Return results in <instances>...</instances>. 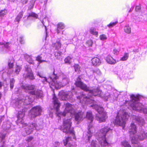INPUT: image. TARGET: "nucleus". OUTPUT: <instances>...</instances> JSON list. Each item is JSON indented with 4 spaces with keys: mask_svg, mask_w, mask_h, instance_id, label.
I'll list each match as a JSON object with an SVG mask.
<instances>
[{
    "mask_svg": "<svg viewBox=\"0 0 147 147\" xmlns=\"http://www.w3.org/2000/svg\"><path fill=\"white\" fill-rule=\"evenodd\" d=\"M89 93L88 96L83 94H81L80 96L77 97L78 101L80 103L84 104H88L91 103L93 104L91 106L93 109H95L98 113V114L96 115V119L99 122H103L105 121L107 118L106 113L104 111L103 107L98 106L95 103V101L92 98L94 97L97 96L103 98L105 100H107L109 97V94L107 93L105 94H103L101 91L98 88L89 91Z\"/></svg>",
    "mask_w": 147,
    "mask_h": 147,
    "instance_id": "nucleus-1",
    "label": "nucleus"
},
{
    "mask_svg": "<svg viewBox=\"0 0 147 147\" xmlns=\"http://www.w3.org/2000/svg\"><path fill=\"white\" fill-rule=\"evenodd\" d=\"M31 101L32 100L28 96H26V97H24L22 98H18L15 103L16 107L18 109L22 108V110L21 111L20 110L19 111L18 110H17L18 111L17 123L18 125L20 124H21L23 127H26L25 129L27 134H30L35 129L37 130H38L39 129L38 126L36 123H32L27 124L26 123H24L23 119L24 115V112L25 111V110L23 109V106L30 104Z\"/></svg>",
    "mask_w": 147,
    "mask_h": 147,
    "instance_id": "nucleus-2",
    "label": "nucleus"
},
{
    "mask_svg": "<svg viewBox=\"0 0 147 147\" xmlns=\"http://www.w3.org/2000/svg\"><path fill=\"white\" fill-rule=\"evenodd\" d=\"M142 96L139 95H132L131 96V100L130 106L133 109L144 114H147V109L144 108V106L138 101Z\"/></svg>",
    "mask_w": 147,
    "mask_h": 147,
    "instance_id": "nucleus-3",
    "label": "nucleus"
},
{
    "mask_svg": "<svg viewBox=\"0 0 147 147\" xmlns=\"http://www.w3.org/2000/svg\"><path fill=\"white\" fill-rule=\"evenodd\" d=\"M136 126L133 123H131L129 127V131L130 134V136L131 139L134 138V137L136 138V136H138L137 137L139 138V140H142L145 139L147 137V133H146L144 130H141L136 135Z\"/></svg>",
    "mask_w": 147,
    "mask_h": 147,
    "instance_id": "nucleus-4",
    "label": "nucleus"
},
{
    "mask_svg": "<svg viewBox=\"0 0 147 147\" xmlns=\"http://www.w3.org/2000/svg\"><path fill=\"white\" fill-rule=\"evenodd\" d=\"M111 130L107 127L102 128L100 129L98 134L97 139L100 144L102 147H104L108 144V143L105 138L107 133Z\"/></svg>",
    "mask_w": 147,
    "mask_h": 147,
    "instance_id": "nucleus-5",
    "label": "nucleus"
},
{
    "mask_svg": "<svg viewBox=\"0 0 147 147\" xmlns=\"http://www.w3.org/2000/svg\"><path fill=\"white\" fill-rule=\"evenodd\" d=\"M129 117V115L126 112H122L121 114L119 112L115 120V124L122 127L124 129L126 121Z\"/></svg>",
    "mask_w": 147,
    "mask_h": 147,
    "instance_id": "nucleus-6",
    "label": "nucleus"
},
{
    "mask_svg": "<svg viewBox=\"0 0 147 147\" xmlns=\"http://www.w3.org/2000/svg\"><path fill=\"white\" fill-rule=\"evenodd\" d=\"M71 119H64L63 121V132L66 134H69L72 136H74V131L72 128H71Z\"/></svg>",
    "mask_w": 147,
    "mask_h": 147,
    "instance_id": "nucleus-7",
    "label": "nucleus"
},
{
    "mask_svg": "<svg viewBox=\"0 0 147 147\" xmlns=\"http://www.w3.org/2000/svg\"><path fill=\"white\" fill-rule=\"evenodd\" d=\"M2 127L3 128L4 131L3 133H1V135L0 137L1 139V141L3 142V144L0 146V147H13V145L10 146L8 144H7L3 141L6 134V133H9L10 132L11 130L10 129V128L11 127V125L9 124L8 123L4 124L2 125Z\"/></svg>",
    "mask_w": 147,
    "mask_h": 147,
    "instance_id": "nucleus-8",
    "label": "nucleus"
},
{
    "mask_svg": "<svg viewBox=\"0 0 147 147\" xmlns=\"http://www.w3.org/2000/svg\"><path fill=\"white\" fill-rule=\"evenodd\" d=\"M42 112L41 107L40 106H36L31 109L29 115L31 118H34L40 115Z\"/></svg>",
    "mask_w": 147,
    "mask_h": 147,
    "instance_id": "nucleus-9",
    "label": "nucleus"
},
{
    "mask_svg": "<svg viewBox=\"0 0 147 147\" xmlns=\"http://www.w3.org/2000/svg\"><path fill=\"white\" fill-rule=\"evenodd\" d=\"M74 105L69 103H67L65 105L64 112H61L60 114L63 116H65L67 113L71 115H73L75 112L74 109Z\"/></svg>",
    "mask_w": 147,
    "mask_h": 147,
    "instance_id": "nucleus-10",
    "label": "nucleus"
},
{
    "mask_svg": "<svg viewBox=\"0 0 147 147\" xmlns=\"http://www.w3.org/2000/svg\"><path fill=\"white\" fill-rule=\"evenodd\" d=\"M60 95H62V100H66L67 99H70L72 98L73 94L70 91L63 92V91L59 93Z\"/></svg>",
    "mask_w": 147,
    "mask_h": 147,
    "instance_id": "nucleus-11",
    "label": "nucleus"
},
{
    "mask_svg": "<svg viewBox=\"0 0 147 147\" xmlns=\"http://www.w3.org/2000/svg\"><path fill=\"white\" fill-rule=\"evenodd\" d=\"M58 72L59 76H58V73L56 74L55 73V69L53 68V75L54 76V77L53 78L50 77V78L52 80L53 83H55V82H57V80L59 79V76H65L64 74L62 73L61 70L58 71Z\"/></svg>",
    "mask_w": 147,
    "mask_h": 147,
    "instance_id": "nucleus-12",
    "label": "nucleus"
},
{
    "mask_svg": "<svg viewBox=\"0 0 147 147\" xmlns=\"http://www.w3.org/2000/svg\"><path fill=\"white\" fill-rule=\"evenodd\" d=\"M74 116L75 120L78 122L82 121L85 117L84 113L82 112L75 113L73 114Z\"/></svg>",
    "mask_w": 147,
    "mask_h": 147,
    "instance_id": "nucleus-13",
    "label": "nucleus"
},
{
    "mask_svg": "<svg viewBox=\"0 0 147 147\" xmlns=\"http://www.w3.org/2000/svg\"><path fill=\"white\" fill-rule=\"evenodd\" d=\"M63 144L66 147H76L75 144L71 141V138L69 137H67L65 140H63Z\"/></svg>",
    "mask_w": 147,
    "mask_h": 147,
    "instance_id": "nucleus-14",
    "label": "nucleus"
},
{
    "mask_svg": "<svg viewBox=\"0 0 147 147\" xmlns=\"http://www.w3.org/2000/svg\"><path fill=\"white\" fill-rule=\"evenodd\" d=\"M88 131H87L86 136V138L87 139V141L86 142H88L89 141L90 138L92 135L93 131L92 129H93L92 127V125L91 124H90L88 126Z\"/></svg>",
    "mask_w": 147,
    "mask_h": 147,
    "instance_id": "nucleus-15",
    "label": "nucleus"
},
{
    "mask_svg": "<svg viewBox=\"0 0 147 147\" xmlns=\"http://www.w3.org/2000/svg\"><path fill=\"white\" fill-rule=\"evenodd\" d=\"M29 93L31 95H34L37 98H41L43 96L42 92L41 90H38L30 91L29 92Z\"/></svg>",
    "mask_w": 147,
    "mask_h": 147,
    "instance_id": "nucleus-16",
    "label": "nucleus"
},
{
    "mask_svg": "<svg viewBox=\"0 0 147 147\" xmlns=\"http://www.w3.org/2000/svg\"><path fill=\"white\" fill-rule=\"evenodd\" d=\"M54 100V107L56 111L57 112V114L59 115H63L60 114L61 112H59L58 111L59 108L60 106V104L58 102L57 100V98H55V97H54L53 98ZM60 117V116H59Z\"/></svg>",
    "mask_w": 147,
    "mask_h": 147,
    "instance_id": "nucleus-17",
    "label": "nucleus"
},
{
    "mask_svg": "<svg viewBox=\"0 0 147 147\" xmlns=\"http://www.w3.org/2000/svg\"><path fill=\"white\" fill-rule=\"evenodd\" d=\"M91 63L93 66H98L101 64V61L98 58L95 57L92 59Z\"/></svg>",
    "mask_w": 147,
    "mask_h": 147,
    "instance_id": "nucleus-18",
    "label": "nucleus"
},
{
    "mask_svg": "<svg viewBox=\"0 0 147 147\" xmlns=\"http://www.w3.org/2000/svg\"><path fill=\"white\" fill-rule=\"evenodd\" d=\"M61 40H58L55 42H52V46L55 49L58 50L61 48Z\"/></svg>",
    "mask_w": 147,
    "mask_h": 147,
    "instance_id": "nucleus-19",
    "label": "nucleus"
},
{
    "mask_svg": "<svg viewBox=\"0 0 147 147\" xmlns=\"http://www.w3.org/2000/svg\"><path fill=\"white\" fill-rule=\"evenodd\" d=\"M76 86L79 87L80 88L86 91L88 90V88L87 86L84 83H74Z\"/></svg>",
    "mask_w": 147,
    "mask_h": 147,
    "instance_id": "nucleus-20",
    "label": "nucleus"
},
{
    "mask_svg": "<svg viewBox=\"0 0 147 147\" xmlns=\"http://www.w3.org/2000/svg\"><path fill=\"white\" fill-rule=\"evenodd\" d=\"M22 89L25 90H31L34 89L35 88V86L32 85L25 84L21 86Z\"/></svg>",
    "mask_w": 147,
    "mask_h": 147,
    "instance_id": "nucleus-21",
    "label": "nucleus"
},
{
    "mask_svg": "<svg viewBox=\"0 0 147 147\" xmlns=\"http://www.w3.org/2000/svg\"><path fill=\"white\" fill-rule=\"evenodd\" d=\"M65 27L64 24L62 22L58 23L57 24V32L59 34L60 32V30L64 29Z\"/></svg>",
    "mask_w": 147,
    "mask_h": 147,
    "instance_id": "nucleus-22",
    "label": "nucleus"
},
{
    "mask_svg": "<svg viewBox=\"0 0 147 147\" xmlns=\"http://www.w3.org/2000/svg\"><path fill=\"white\" fill-rule=\"evenodd\" d=\"M106 61L109 63L114 64L116 63V61L110 55H108L106 58Z\"/></svg>",
    "mask_w": 147,
    "mask_h": 147,
    "instance_id": "nucleus-23",
    "label": "nucleus"
},
{
    "mask_svg": "<svg viewBox=\"0 0 147 147\" xmlns=\"http://www.w3.org/2000/svg\"><path fill=\"white\" fill-rule=\"evenodd\" d=\"M135 118L140 126H143L145 124L144 120L142 117L135 116Z\"/></svg>",
    "mask_w": 147,
    "mask_h": 147,
    "instance_id": "nucleus-24",
    "label": "nucleus"
},
{
    "mask_svg": "<svg viewBox=\"0 0 147 147\" xmlns=\"http://www.w3.org/2000/svg\"><path fill=\"white\" fill-rule=\"evenodd\" d=\"M24 77L26 79L28 78L32 80L34 79L33 73L32 71H27L26 74H24Z\"/></svg>",
    "mask_w": 147,
    "mask_h": 147,
    "instance_id": "nucleus-25",
    "label": "nucleus"
},
{
    "mask_svg": "<svg viewBox=\"0 0 147 147\" xmlns=\"http://www.w3.org/2000/svg\"><path fill=\"white\" fill-rule=\"evenodd\" d=\"M137 136H136V138L134 137V138H132L131 139L132 143L134 144V147H141L140 145L137 144L138 140L139 139V138L137 137Z\"/></svg>",
    "mask_w": 147,
    "mask_h": 147,
    "instance_id": "nucleus-26",
    "label": "nucleus"
},
{
    "mask_svg": "<svg viewBox=\"0 0 147 147\" xmlns=\"http://www.w3.org/2000/svg\"><path fill=\"white\" fill-rule=\"evenodd\" d=\"M15 60L13 57H12L11 59H9L8 65L9 69H12L13 68Z\"/></svg>",
    "mask_w": 147,
    "mask_h": 147,
    "instance_id": "nucleus-27",
    "label": "nucleus"
},
{
    "mask_svg": "<svg viewBox=\"0 0 147 147\" xmlns=\"http://www.w3.org/2000/svg\"><path fill=\"white\" fill-rule=\"evenodd\" d=\"M23 11L20 12L17 17L16 18L15 21L19 23L20 19L22 18L23 16Z\"/></svg>",
    "mask_w": 147,
    "mask_h": 147,
    "instance_id": "nucleus-28",
    "label": "nucleus"
},
{
    "mask_svg": "<svg viewBox=\"0 0 147 147\" xmlns=\"http://www.w3.org/2000/svg\"><path fill=\"white\" fill-rule=\"evenodd\" d=\"M86 117L91 122L93 120V117L91 112H87Z\"/></svg>",
    "mask_w": 147,
    "mask_h": 147,
    "instance_id": "nucleus-29",
    "label": "nucleus"
},
{
    "mask_svg": "<svg viewBox=\"0 0 147 147\" xmlns=\"http://www.w3.org/2000/svg\"><path fill=\"white\" fill-rule=\"evenodd\" d=\"M75 71L80 73V67L79 65L77 64H75L73 66Z\"/></svg>",
    "mask_w": 147,
    "mask_h": 147,
    "instance_id": "nucleus-30",
    "label": "nucleus"
},
{
    "mask_svg": "<svg viewBox=\"0 0 147 147\" xmlns=\"http://www.w3.org/2000/svg\"><path fill=\"white\" fill-rule=\"evenodd\" d=\"M51 85H52L56 89H60L63 86L61 85V83H51Z\"/></svg>",
    "mask_w": 147,
    "mask_h": 147,
    "instance_id": "nucleus-31",
    "label": "nucleus"
},
{
    "mask_svg": "<svg viewBox=\"0 0 147 147\" xmlns=\"http://www.w3.org/2000/svg\"><path fill=\"white\" fill-rule=\"evenodd\" d=\"M72 58L70 56H68L65 58L64 61L65 63L68 64H70L71 63V60Z\"/></svg>",
    "mask_w": 147,
    "mask_h": 147,
    "instance_id": "nucleus-32",
    "label": "nucleus"
},
{
    "mask_svg": "<svg viewBox=\"0 0 147 147\" xmlns=\"http://www.w3.org/2000/svg\"><path fill=\"white\" fill-rule=\"evenodd\" d=\"M7 13V10L5 9L1 10L0 11V17L1 18L3 17Z\"/></svg>",
    "mask_w": 147,
    "mask_h": 147,
    "instance_id": "nucleus-33",
    "label": "nucleus"
},
{
    "mask_svg": "<svg viewBox=\"0 0 147 147\" xmlns=\"http://www.w3.org/2000/svg\"><path fill=\"white\" fill-rule=\"evenodd\" d=\"M125 32L128 34H129L131 32V29L130 27L128 26H125L124 28Z\"/></svg>",
    "mask_w": 147,
    "mask_h": 147,
    "instance_id": "nucleus-34",
    "label": "nucleus"
},
{
    "mask_svg": "<svg viewBox=\"0 0 147 147\" xmlns=\"http://www.w3.org/2000/svg\"><path fill=\"white\" fill-rule=\"evenodd\" d=\"M121 144L124 147H131L128 142L126 140L121 142Z\"/></svg>",
    "mask_w": 147,
    "mask_h": 147,
    "instance_id": "nucleus-35",
    "label": "nucleus"
},
{
    "mask_svg": "<svg viewBox=\"0 0 147 147\" xmlns=\"http://www.w3.org/2000/svg\"><path fill=\"white\" fill-rule=\"evenodd\" d=\"M129 57V54L128 53H125L124 54V56L121 58V60L122 61H125Z\"/></svg>",
    "mask_w": 147,
    "mask_h": 147,
    "instance_id": "nucleus-36",
    "label": "nucleus"
},
{
    "mask_svg": "<svg viewBox=\"0 0 147 147\" xmlns=\"http://www.w3.org/2000/svg\"><path fill=\"white\" fill-rule=\"evenodd\" d=\"M42 57L40 56V55H38L36 57V60L37 61H38L40 63H41L42 62H46V61L45 60H41Z\"/></svg>",
    "mask_w": 147,
    "mask_h": 147,
    "instance_id": "nucleus-37",
    "label": "nucleus"
},
{
    "mask_svg": "<svg viewBox=\"0 0 147 147\" xmlns=\"http://www.w3.org/2000/svg\"><path fill=\"white\" fill-rule=\"evenodd\" d=\"M90 33L92 35L95 36L96 37L98 36V32L95 31L94 28L90 29Z\"/></svg>",
    "mask_w": 147,
    "mask_h": 147,
    "instance_id": "nucleus-38",
    "label": "nucleus"
},
{
    "mask_svg": "<svg viewBox=\"0 0 147 147\" xmlns=\"http://www.w3.org/2000/svg\"><path fill=\"white\" fill-rule=\"evenodd\" d=\"M63 54L62 52L58 51L56 52L55 54V57L57 59H59L61 55Z\"/></svg>",
    "mask_w": 147,
    "mask_h": 147,
    "instance_id": "nucleus-39",
    "label": "nucleus"
},
{
    "mask_svg": "<svg viewBox=\"0 0 147 147\" xmlns=\"http://www.w3.org/2000/svg\"><path fill=\"white\" fill-rule=\"evenodd\" d=\"M118 23V21H116L115 22H112L107 25V26L109 28H111L115 26Z\"/></svg>",
    "mask_w": 147,
    "mask_h": 147,
    "instance_id": "nucleus-40",
    "label": "nucleus"
},
{
    "mask_svg": "<svg viewBox=\"0 0 147 147\" xmlns=\"http://www.w3.org/2000/svg\"><path fill=\"white\" fill-rule=\"evenodd\" d=\"M28 17H32L37 19L38 18V16L37 14L34 12H32L29 14Z\"/></svg>",
    "mask_w": 147,
    "mask_h": 147,
    "instance_id": "nucleus-41",
    "label": "nucleus"
},
{
    "mask_svg": "<svg viewBox=\"0 0 147 147\" xmlns=\"http://www.w3.org/2000/svg\"><path fill=\"white\" fill-rule=\"evenodd\" d=\"M37 75L39 76L40 77L43 78V80L44 82H48L47 78L44 77L42 74L40 73L39 72H37Z\"/></svg>",
    "mask_w": 147,
    "mask_h": 147,
    "instance_id": "nucleus-42",
    "label": "nucleus"
},
{
    "mask_svg": "<svg viewBox=\"0 0 147 147\" xmlns=\"http://www.w3.org/2000/svg\"><path fill=\"white\" fill-rule=\"evenodd\" d=\"M21 68L20 66L18 65H17L16 66L15 72L17 74H18L20 71Z\"/></svg>",
    "mask_w": 147,
    "mask_h": 147,
    "instance_id": "nucleus-43",
    "label": "nucleus"
},
{
    "mask_svg": "<svg viewBox=\"0 0 147 147\" xmlns=\"http://www.w3.org/2000/svg\"><path fill=\"white\" fill-rule=\"evenodd\" d=\"M99 37L100 39L102 40H104L107 39L106 35L104 34L100 35Z\"/></svg>",
    "mask_w": 147,
    "mask_h": 147,
    "instance_id": "nucleus-44",
    "label": "nucleus"
},
{
    "mask_svg": "<svg viewBox=\"0 0 147 147\" xmlns=\"http://www.w3.org/2000/svg\"><path fill=\"white\" fill-rule=\"evenodd\" d=\"M86 44L88 47L92 46L93 44L92 41L90 39L88 40L87 41Z\"/></svg>",
    "mask_w": 147,
    "mask_h": 147,
    "instance_id": "nucleus-45",
    "label": "nucleus"
},
{
    "mask_svg": "<svg viewBox=\"0 0 147 147\" xmlns=\"http://www.w3.org/2000/svg\"><path fill=\"white\" fill-rule=\"evenodd\" d=\"M141 8L140 5L136 6L135 10L136 11H139L141 10Z\"/></svg>",
    "mask_w": 147,
    "mask_h": 147,
    "instance_id": "nucleus-46",
    "label": "nucleus"
},
{
    "mask_svg": "<svg viewBox=\"0 0 147 147\" xmlns=\"http://www.w3.org/2000/svg\"><path fill=\"white\" fill-rule=\"evenodd\" d=\"M19 42L21 44H24V40L23 37L22 36L19 38Z\"/></svg>",
    "mask_w": 147,
    "mask_h": 147,
    "instance_id": "nucleus-47",
    "label": "nucleus"
},
{
    "mask_svg": "<svg viewBox=\"0 0 147 147\" xmlns=\"http://www.w3.org/2000/svg\"><path fill=\"white\" fill-rule=\"evenodd\" d=\"M75 83H82L81 81L80 76H79L77 78Z\"/></svg>",
    "mask_w": 147,
    "mask_h": 147,
    "instance_id": "nucleus-48",
    "label": "nucleus"
},
{
    "mask_svg": "<svg viewBox=\"0 0 147 147\" xmlns=\"http://www.w3.org/2000/svg\"><path fill=\"white\" fill-rule=\"evenodd\" d=\"M119 50L115 49L113 50V53L115 55H117L119 53Z\"/></svg>",
    "mask_w": 147,
    "mask_h": 147,
    "instance_id": "nucleus-49",
    "label": "nucleus"
},
{
    "mask_svg": "<svg viewBox=\"0 0 147 147\" xmlns=\"http://www.w3.org/2000/svg\"><path fill=\"white\" fill-rule=\"evenodd\" d=\"M9 42H6L5 44H4V47L5 48H8L9 47Z\"/></svg>",
    "mask_w": 147,
    "mask_h": 147,
    "instance_id": "nucleus-50",
    "label": "nucleus"
},
{
    "mask_svg": "<svg viewBox=\"0 0 147 147\" xmlns=\"http://www.w3.org/2000/svg\"><path fill=\"white\" fill-rule=\"evenodd\" d=\"M33 139V138L32 137H28L26 139V141L28 142H29L32 140Z\"/></svg>",
    "mask_w": 147,
    "mask_h": 147,
    "instance_id": "nucleus-51",
    "label": "nucleus"
},
{
    "mask_svg": "<svg viewBox=\"0 0 147 147\" xmlns=\"http://www.w3.org/2000/svg\"><path fill=\"white\" fill-rule=\"evenodd\" d=\"M28 1V0H22V3L23 4H25L27 3Z\"/></svg>",
    "mask_w": 147,
    "mask_h": 147,
    "instance_id": "nucleus-52",
    "label": "nucleus"
},
{
    "mask_svg": "<svg viewBox=\"0 0 147 147\" xmlns=\"http://www.w3.org/2000/svg\"><path fill=\"white\" fill-rule=\"evenodd\" d=\"M28 62L30 64H32L34 65V61L32 59L28 61Z\"/></svg>",
    "mask_w": 147,
    "mask_h": 147,
    "instance_id": "nucleus-53",
    "label": "nucleus"
},
{
    "mask_svg": "<svg viewBox=\"0 0 147 147\" xmlns=\"http://www.w3.org/2000/svg\"><path fill=\"white\" fill-rule=\"evenodd\" d=\"M59 144L60 143L58 142H55V147H58Z\"/></svg>",
    "mask_w": 147,
    "mask_h": 147,
    "instance_id": "nucleus-54",
    "label": "nucleus"
},
{
    "mask_svg": "<svg viewBox=\"0 0 147 147\" xmlns=\"http://www.w3.org/2000/svg\"><path fill=\"white\" fill-rule=\"evenodd\" d=\"M10 88L12 89L14 86L13 83H10Z\"/></svg>",
    "mask_w": 147,
    "mask_h": 147,
    "instance_id": "nucleus-55",
    "label": "nucleus"
},
{
    "mask_svg": "<svg viewBox=\"0 0 147 147\" xmlns=\"http://www.w3.org/2000/svg\"><path fill=\"white\" fill-rule=\"evenodd\" d=\"M15 90L17 91L16 93L18 94L19 93V90L18 88H15Z\"/></svg>",
    "mask_w": 147,
    "mask_h": 147,
    "instance_id": "nucleus-56",
    "label": "nucleus"
},
{
    "mask_svg": "<svg viewBox=\"0 0 147 147\" xmlns=\"http://www.w3.org/2000/svg\"><path fill=\"white\" fill-rule=\"evenodd\" d=\"M5 43L2 42H0V45H4Z\"/></svg>",
    "mask_w": 147,
    "mask_h": 147,
    "instance_id": "nucleus-57",
    "label": "nucleus"
},
{
    "mask_svg": "<svg viewBox=\"0 0 147 147\" xmlns=\"http://www.w3.org/2000/svg\"><path fill=\"white\" fill-rule=\"evenodd\" d=\"M53 95H54V94H53ZM55 97V98H57V100H58V102L60 104V103H59V101H58V99L56 98V97H55V95H54V96H53V97ZM53 102H54V100H53Z\"/></svg>",
    "mask_w": 147,
    "mask_h": 147,
    "instance_id": "nucleus-58",
    "label": "nucleus"
},
{
    "mask_svg": "<svg viewBox=\"0 0 147 147\" xmlns=\"http://www.w3.org/2000/svg\"><path fill=\"white\" fill-rule=\"evenodd\" d=\"M9 1H11V2H14L16 0H9Z\"/></svg>",
    "mask_w": 147,
    "mask_h": 147,
    "instance_id": "nucleus-59",
    "label": "nucleus"
},
{
    "mask_svg": "<svg viewBox=\"0 0 147 147\" xmlns=\"http://www.w3.org/2000/svg\"><path fill=\"white\" fill-rule=\"evenodd\" d=\"M45 30H46V31L47 32V29L46 26H45Z\"/></svg>",
    "mask_w": 147,
    "mask_h": 147,
    "instance_id": "nucleus-60",
    "label": "nucleus"
},
{
    "mask_svg": "<svg viewBox=\"0 0 147 147\" xmlns=\"http://www.w3.org/2000/svg\"><path fill=\"white\" fill-rule=\"evenodd\" d=\"M27 147H33V146H27Z\"/></svg>",
    "mask_w": 147,
    "mask_h": 147,
    "instance_id": "nucleus-61",
    "label": "nucleus"
},
{
    "mask_svg": "<svg viewBox=\"0 0 147 147\" xmlns=\"http://www.w3.org/2000/svg\"><path fill=\"white\" fill-rule=\"evenodd\" d=\"M1 86H2V85L1 84V83H0V88H1Z\"/></svg>",
    "mask_w": 147,
    "mask_h": 147,
    "instance_id": "nucleus-62",
    "label": "nucleus"
},
{
    "mask_svg": "<svg viewBox=\"0 0 147 147\" xmlns=\"http://www.w3.org/2000/svg\"><path fill=\"white\" fill-rule=\"evenodd\" d=\"M131 9H130V10L128 11V12H131Z\"/></svg>",
    "mask_w": 147,
    "mask_h": 147,
    "instance_id": "nucleus-63",
    "label": "nucleus"
},
{
    "mask_svg": "<svg viewBox=\"0 0 147 147\" xmlns=\"http://www.w3.org/2000/svg\"><path fill=\"white\" fill-rule=\"evenodd\" d=\"M10 83H12L11 81H10Z\"/></svg>",
    "mask_w": 147,
    "mask_h": 147,
    "instance_id": "nucleus-64",
    "label": "nucleus"
}]
</instances>
